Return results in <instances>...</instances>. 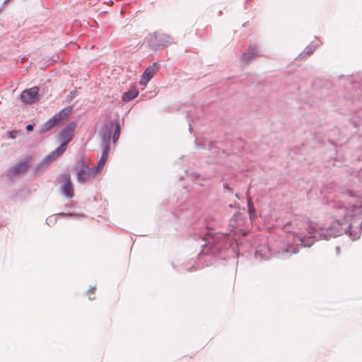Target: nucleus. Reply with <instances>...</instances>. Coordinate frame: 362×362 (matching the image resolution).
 Returning <instances> with one entry per match:
<instances>
[{
    "mask_svg": "<svg viewBox=\"0 0 362 362\" xmlns=\"http://www.w3.org/2000/svg\"><path fill=\"white\" fill-rule=\"evenodd\" d=\"M353 215H344L343 218L336 220L331 223L329 228L323 229L321 228H316L311 224L307 228V234L298 233L294 235V245H288L284 246L277 253V257L281 258H286L292 254L298 252V247H310L315 243L320 240H329L331 238H336L341 235L343 233L348 235L352 240H356L360 238L362 232L359 228H354L351 223L343 230L342 226L345 222L349 221Z\"/></svg>",
    "mask_w": 362,
    "mask_h": 362,
    "instance_id": "obj_1",
    "label": "nucleus"
},
{
    "mask_svg": "<svg viewBox=\"0 0 362 362\" xmlns=\"http://www.w3.org/2000/svg\"><path fill=\"white\" fill-rule=\"evenodd\" d=\"M205 244L199 254L197 262L187 268L188 272H193L214 264L217 260L227 259L231 257H237L238 239L231 236L230 233H215L209 230L202 238Z\"/></svg>",
    "mask_w": 362,
    "mask_h": 362,
    "instance_id": "obj_2",
    "label": "nucleus"
},
{
    "mask_svg": "<svg viewBox=\"0 0 362 362\" xmlns=\"http://www.w3.org/2000/svg\"><path fill=\"white\" fill-rule=\"evenodd\" d=\"M346 102L350 105L349 111L351 115V122L355 127L360 126L362 124V89L351 98L346 99Z\"/></svg>",
    "mask_w": 362,
    "mask_h": 362,
    "instance_id": "obj_3",
    "label": "nucleus"
},
{
    "mask_svg": "<svg viewBox=\"0 0 362 362\" xmlns=\"http://www.w3.org/2000/svg\"><path fill=\"white\" fill-rule=\"evenodd\" d=\"M145 42L148 47L153 51L163 49L175 42L170 35L158 32L149 33L145 37Z\"/></svg>",
    "mask_w": 362,
    "mask_h": 362,
    "instance_id": "obj_4",
    "label": "nucleus"
},
{
    "mask_svg": "<svg viewBox=\"0 0 362 362\" xmlns=\"http://www.w3.org/2000/svg\"><path fill=\"white\" fill-rule=\"evenodd\" d=\"M228 227L234 236L246 237L249 233L247 228V219L240 212H237L230 219Z\"/></svg>",
    "mask_w": 362,
    "mask_h": 362,
    "instance_id": "obj_5",
    "label": "nucleus"
},
{
    "mask_svg": "<svg viewBox=\"0 0 362 362\" xmlns=\"http://www.w3.org/2000/svg\"><path fill=\"white\" fill-rule=\"evenodd\" d=\"M31 162V158L28 156L18 161L14 166L7 170L5 173L6 177L13 180L16 176L28 171Z\"/></svg>",
    "mask_w": 362,
    "mask_h": 362,
    "instance_id": "obj_6",
    "label": "nucleus"
},
{
    "mask_svg": "<svg viewBox=\"0 0 362 362\" xmlns=\"http://www.w3.org/2000/svg\"><path fill=\"white\" fill-rule=\"evenodd\" d=\"M76 124L75 122L69 123L59 133V138L61 140L59 148L62 151H66L68 144L72 140L74 132L76 129Z\"/></svg>",
    "mask_w": 362,
    "mask_h": 362,
    "instance_id": "obj_7",
    "label": "nucleus"
},
{
    "mask_svg": "<svg viewBox=\"0 0 362 362\" xmlns=\"http://www.w3.org/2000/svg\"><path fill=\"white\" fill-rule=\"evenodd\" d=\"M20 99L24 104H34L40 100L39 88L33 86L23 90L20 95Z\"/></svg>",
    "mask_w": 362,
    "mask_h": 362,
    "instance_id": "obj_8",
    "label": "nucleus"
},
{
    "mask_svg": "<svg viewBox=\"0 0 362 362\" xmlns=\"http://www.w3.org/2000/svg\"><path fill=\"white\" fill-rule=\"evenodd\" d=\"M119 120L115 119L112 121H110L109 122H106L101 128L100 130V144H109L110 145L111 136L113 131L115 129V124H117Z\"/></svg>",
    "mask_w": 362,
    "mask_h": 362,
    "instance_id": "obj_9",
    "label": "nucleus"
},
{
    "mask_svg": "<svg viewBox=\"0 0 362 362\" xmlns=\"http://www.w3.org/2000/svg\"><path fill=\"white\" fill-rule=\"evenodd\" d=\"M273 256L272 250L269 248L268 245L265 243L259 244L256 247L254 253L255 259L262 261L267 260Z\"/></svg>",
    "mask_w": 362,
    "mask_h": 362,
    "instance_id": "obj_10",
    "label": "nucleus"
},
{
    "mask_svg": "<svg viewBox=\"0 0 362 362\" xmlns=\"http://www.w3.org/2000/svg\"><path fill=\"white\" fill-rule=\"evenodd\" d=\"M81 165L80 168H77V180L80 182H84L89 177L93 175V172H90V168H89L84 161V159L82 158L78 163Z\"/></svg>",
    "mask_w": 362,
    "mask_h": 362,
    "instance_id": "obj_11",
    "label": "nucleus"
},
{
    "mask_svg": "<svg viewBox=\"0 0 362 362\" xmlns=\"http://www.w3.org/2000/svg\"><path fill=\"white\" fill-rule=\"evenodd\" d=\"M62 178L64 181L62 187V192L66 198L71 199L74 197V185L71 175L69 173H64L62 175Z\"/></svg>",
    "mask_w": 362,
    "mask_h": 362,
    "instance_id": "obj_12",
    "label": "nucleus"
},
{
    "mask_svg": "<svg viewBox=\"0 0 362 362\" xmlns=\"http://www.w3.org/2000/svg\"><path fill=\"white\" fill-rule=\"evenodd\" d=\"M159 67L160 64L158 62H153L151 65L148 66L142 74L140 83L144 84L148 82L153 77Z\"/></svg>",
    "mask_w": 362,
    "mask_h": 362,
    "instance_id": "obj_13",
    "label": "nucleus"
},
{
    "mask_svg": "<svg viewBox=\"0 0 362 362\" xmlns=\"http://www.w3.org/2000/svg\"><path fill=\"white\" fill-rule=\"evenodd\" d=\"M327 151L329 153L327 158V162L332 163V165L335 166L336 161L342 162V159L339 156L337 146L333 143L330 142L328 146Z\"/></svg>",
    "mask_w": 362,
    "mask_h": 362,
    "instance_id": "obj_14",
    "label": "nucleus"
},
{
    "mask_svg": "<svg viewBox=\"0 0 362 362\" xmlns=\"http://www.w3.org/2000/svg\"><path fill=\"white\" fill-rule=\"evenodd\" d=\"M60 123L58 122L54 116L49 118L46 122H45L40 128L39 133L43 134L47 132L52 130L54 127L59 125Z\"/></svg>",
    "mask_w": 362,
    "mask_h": 362,
    "instance_id": "obj_15",
    "label": "nucleus"
},
{
    "mask_svg": "<svg viewBox=\"0 0 362 362\" xmlns=\"http://www.w3.org/2000/svg\"><path fill=\"white\" fill-rule=\"evenodd\" d=\"M196 144L203 149L209 150L213 154H218L219 153L218 148L214 146L215 144L212 141L204 140L199 142L198 140H196Z\"/></svg>",
    "mask_w": 362,
    "mask_h": 362,
    "instance_id": "obj_16",
    "label": "nucleus"
},
{
    "mask_svg": "<svg viewBox=\"0 0 362 362\" xmlns=\"http://www.w3.org/2000/svg\"><path fill=\"white\" fill-rule=\"evenodd\" d=\"M64 151H62L59 147L57 148L54 151L47 155L42 159L44 162L48 165L50 162L54 160L57 157L62 156Z\"/></svg>",
    "mask_w": 362,
    "mask_h": 362,
    "instance_id": "obj_17",
    "label": "nucleus"
},
{
    "mask_svg": "<svg viewBox=\"0 0 362 362\" xmlns=\"http://www.w3.org/2000/svg\"><path fill=\"white\" fill-rule=\"evenodd\" d=\"M73 111V107L71 106H67L66 107L61 110L58 113L55 114L54 116L59 123L66 119Z\"/></svg>",
    "mask_w": 362,
    "mask_h": 362,
    "instance_id": "obj_18",
    "label": "nucleus"
},
{
    "mask_svg": "<svg viewBox=\"0 0 362 362\" xmlns=\"http://www.w3.org/2000/svg\"><path fill=\"white\" fill-rule=\"evenodd\" d=\"M139 95V91L136 88H131L130 90L124 92L122 96V100L124 102H129L136 98Z\"/></svg>",
    "mask_w": 362,
    "mask_h": 362,
    "instance_id": "obj_19",
    "label": "nucleus"
},
{
    "mask_svg": "<svg viewBox=\"0 0 362 362\" xmlns=\"http://www.w3.org/2000/svg\"><path fill=\"white\" fill-rule=\"evenodd\" d=\"M100 147L103 150L102 156L100 160L106 163L108 158L109 152L110 150V145L109 144H100Z\"/></svg>",
    "mask_w": 362,
    "mask_h": 362,
    "instance_id": "obj_20",
    "label": "nucleus"
},
{
    "mask_svg": "<svg viewBox=\"0 0 362 362\" xmlns=\"http://www.w3.org/2000/svg\"><path fill=\"white\" fill-rule=\"evenodd\" d=\"M315 45H313V43H310L305 48V49L303 50V52H302L299 57H304V56H309L310 54H312L314 52V50L315 49Z\"/></svg>",
    "mask_w": 362,
    "mask_h": 362,
    "instance_id": "obj_21",
    "label": "nucleus"
},
{
    "mask_svg": "<svg viewBox=\"0 0 362 362\" xmlns=\"http://www.w3.org/2000/svg\"><path fill=\"white\" fill-rule=\"evenodd\" d=\"M260 51L255 45H250V61L258 56H261Z\"/></svg>",
    "mask_w": 362,
    "mask_h": 362,
    "instance_id": "obj_22",
    "label": "nucleus"
},
{
    "mask_svg": "<svg viewBox=\"0 0 362 362\" xmlns=\"http://www.w3.org/2000/svg\"><path fill=\"white\" fill-rule=\"evenodd\" d=\"M115 129L113 131V134H112V140H113L114 143H115L118 140L119 135H120V132H121V127H120L119 122H118L117 124H115Z\"/></svg>",
    "mask_w": 362,
    "mask_h": 362,
    "instance_id": "obj_23",
    "label": "nucleus"
},
{
    "mask_svg": "<svg viewBox=\"0 0 362 362\" xmlns=\"http://www.w3.org/2000/svg\"><path fill=\"white\" fill-rule=\"evenodd\" d=\"M105 162L99 160L96 166L91 168L90 172H93V175L98 174L104 167Z\"/></svg>",
    "mask_w": 362,
    "mask_h": 362,
    "instance_id": "obj_24",
    "label": "nucleus"
},
{
    "mask_svg": "<svg viewBox=\"0 0 362 362\" xmlns=\"http://www.w3.org/2000/svg\"><path fill=\"white\" fill-rule=\"evenodd\" d=\"M47 165L42 160L40 163H38L35 169V174L39 173L42 171Z\"/></svg>",
    "mask_w": 362,
    "mask_h": 362,
    "instance_id": "obj_25",
    "label": "nucleus"
},
{
    "mask_svg": "<svg viewBox=\"0 0 362 362\" xmlns=\"http://www.w3.org/2000/svg\"><path fill=\"white\" fill-rule=\"evenodd\" d=\"M77 91L76 90H71L69 92V95L66 96V102L71 103L74 98L76 96Z\"/></svg>",
    "mask_w": 362,
    "mask_h": 362,
    "instance_id": "obj_26",
    "label": "nucleus"
},
{
    "mask_svg": "<svg viewBox=\"0 0 362 362\" xmlns=\"http://www.w3.org/2000/svg\"><path fill=\"white\" fill-rule=\"evenodd\" d=\"M256 217V212L252 206V201L250 198V222H252V218Z\"/></svg>",
    "mask_w": 362,
    "mask_h": 362,
    "instance_id": "obj_27",
    "label": "nucleus"
},
{
    "mask_svg": "<svg viewBox=\"0 0 362 362\" xmlns=\"http://www.w3.org/2000/svg\"><path fill=\"white\" fill-rule=\"evenodd\" d=\"M242 61L244 63H247L249 62V50H245L242 54Z\"/></svg>",
    "mask_w": 362,
    "mask_h": 362,
    "instance_id": "obj_28",
    "label": "nucleus"
},
{
    "mask_svg": "<svg viewBox=\"0 0 362 362\" xmlns=\"http://www.w3.org/2000/svg\"><path fill=\"white\" fill-rule=\"evenodd\" d=\"M58 216L59 217H71V216H75L74 214L73 213H64V212H62V213H59L57 214Z\"/></svg>",
    "mask_w": 362,
    "mask_h": 362,
    "instance_id": "obj_29",
    "label": "nucleus"
},
{
    "mask_svg": "<svg viewBox=\"0 0 362 362\" xmlns=\"http://www.w3.org/2000/svg\"><path fill=\"white\" fill-rule=\"evenodd\" d=\"M56 221L57 219L54 216H50L46 220V222L48 225H50L51 223L54 224Z\"/></svg>",
    "mask_w": 362,
    "mask_h": 362,
    "instance_id": "obj_30",
    "label": "nucleus"
},
{
    "mask_svg": "<svg viewBox=\"0 0 362 362\" xmlns=\"http://www.w3.org/2000/svg\"><path fill=\"white\" fill-rule=\"evenodd\" d=\"M17 134H18V132L17 131H16V130L11 131L9 132V138L12 139H14L16 138Z\"/></svg>",
    "mask_w": 362,
    "mask_h": 362,
    "instance_id": "obj_31",
    "label": "nucleus"
},
{
    "mask_svg": "<svg viewBox=\"0 0 362 362\" xmlns=\"http://www.w3.org/2000/svg\"><path fill=\"white\" fill-rule=\"evenodd\" d=\"M291 225V221H288L286 222L284 226H283V228L284 230L286 231V232H290L289 229H288V226Z\"/></svg>",
    "mask_w": 362,
    "mask_h": 362,
    "instance_id": "obj_32",
    "label": "nucleus"
},
{
    "mask_svg": "<svg viewBox=\"0 0 362 362\" xmlns=\"http://www.w3.org/2000/svg\"><path fill=\"white\" fill-rule=\"evenodd\" d=\"M245 199H246L247 206L249 208V187H247V189L245 191Z\"/></svg>",
    "mask_w": 362,
    "mask_h": 362,
    "instance_id": "obj_33",
    "label": "nucleus"
},
{
    "mask_svg": "<svg viewBox=\"0 0 362 362\" xmlns=\"http://www.w3.org/2000/svg\"><path fill=\"white\" fill-rule=\"evenodd\" d=\"M223 188L225 190H227L228 192H232V188L230 187V185L228 183H224L223 184Z\"/></svg>",
    "mask_w": 362,
    "mask_h": 362,
    "instance_id": "obj_34",
    "label": "nucleus"
},
{
    "mask_svg": "<svg viewBox=\"0 0 362 362\" xmlns=\"http://www.w3.org/2000/svg\"><path fill=\"white\" fill-rule=\"evenodd\" d=\"M33 129H34V124H29L26 125L25 129L28 132H31V131L33 130Z\"/></svg>",
    "mask_w": 362,
    "mask_h": 362,
    "instance_id": "obj_35",
    "label": "nucleus"
},
{
    "mask_svg": "<svg viewBox=\"0 0 362 362\" xmlns=\"http://www.w3.org/2000/svg\"><path fill=\"white\" fill-rule=\"evenodd\" d=\"M187 117L189 120H194L195 118H197L198 117H194L193 115H191V111H189L188 113H187Z\"/></svg>",
    "mask_w": 362,
    "mask_h": 362,
    "instance_id": "obj_36",
    "label": "nucleus"
},
{
    "mask_svg": "<svg viewBox=\"0 0 362 362\" xmlns=\"http://www.w3.org/2000/svg\"><path fill=\"white\" fill-rule=\"evenodd\" d=\"M96 288L95 286L90 288L88 291L89 293H94L95 291Z\"/></svg>",
    "mask_w": 362,
    "mask_h": 362,
    "instance_id": "obj_37",
    "label": "nucleus"
},
{
    "mask_svg": "<svg viewBox=\"0 0 362 362\" xmlns=\"http://www.w3.org/2000/svg\"><path fill=\"white\" fill-rule=\"evenodd\" d=\"M335 250H336V253L337 255H339L340 253V247L339 246H337L336 248H335Z\"/></svg>",
    "mask_w": 362,
    "mask_h": 362,
    "instance_id": "obj_38",
    "label": "nucleus"
},
{
    "mask_svg": "<svg viewBox=\"0 0 362 362\" xmlns=\"http://www.w3.org/2000/svg\"><path fill=\"white\" fill-rule=\"evenodd\" d=\"M192 129H192V124H191V123H189V131L190 132V133H192Z\"/></svg>",
    "mask_w": 362,
    "mask_h": 362,
    "instance_id": "obj_39",
    "label": "nucleus"
},
{
    "mask_svg": "<svg viewBox=\"0 0 362 362\" xmlns=\"http://www.w3.org/2000/svg\"><path fill=\"white\" fill-rule=\"evenodd\" d=\"M10 0H5L2 4V6H4V5H6V4H8Z\"/></svg>",
    "mask_w": 362,
    "mask_h": 362,
    "instance_id": "obj_40",
    "label": "nucleus"
},
{
    "mask_svg": "<svg viewBox=\"0 0 362 362\" xmlns=\"http://www.w3.org/2000/svg\"><path fill=\"white\" fill-rule=\"evenodd\" d=\"M248 1L249 0H245V8H247V4Z\"/></svg>",
    "mask_w": 362,
    "mask_h": 362,
    "instance_id": "obj_41",
    "label": "nucleus"
},
{
    "mask_svg": "<svg viewBox=\"0 0 362 362\" xmlns=\"http://www.w3.org/2000/svg\"><path fill=\"white\" fill-rule=\"evenodd\" d=\"M349 194H350V196L353 197V196H354V194H353V192H352V191H350V192H349Z\"/></svg>",
    "mask_w": 362,
    "mask_h": 362,
    "instance_id": "obj_42",
    "label": "nucleus"
},
{
    "mask_svg": "<svg viewBox=\"0 0 362 362\" xmlns=\"http://www.w3.org/2000/svg\"><path fill=\"white\" fill-rule=\"evenodd\" d=\"M2 9H3V6H1L0 7V13L1 12Z\"/></svg>",
    "mask_w": 362,
    "mask_h": 362,
    "instance_id": "obj_43",
    "label": "nucleus"
},
{
    "mask_svg": "<svg viewBox=\"0 0 362 362\" xmlns=\"http://www.w3.org/2000/svg\"><path fill=\"white\" fill-rule=\"evenodd\" d=\"M235 197H237L238 198H239V197H238V193H236V194H235Z\"/></svg>",
    "mask_w": 362,
    "mask_h": 362,
    "instance_id": "obj_44",
    "label": "nucleus"
},
{
    "mask_svg": "<svg viewBox=\"0 0 362 362\" xmlns=\"http://www.w3.org/2000/svg\"><path fill=\"white\" fill-rule=\"evenodd\" d=\"M247 23L243 24V26L245 27Z\"/></svg>",
    "mask_w": 362,
    "mask_h": 362,
    "instance_id": "obj_45",
    "label": "nucleus"
}]
</instances>
